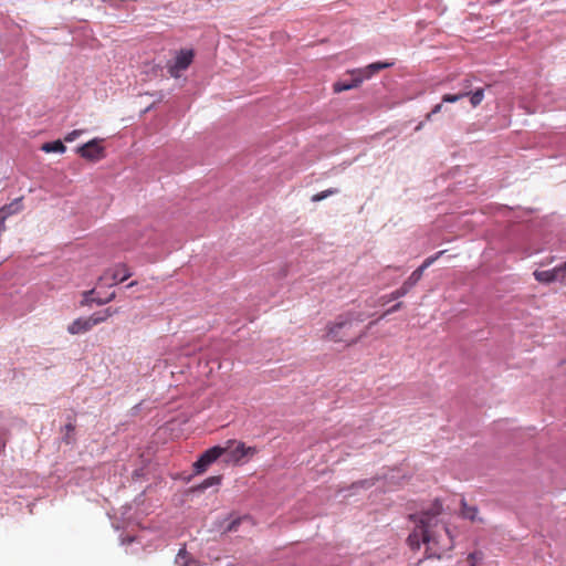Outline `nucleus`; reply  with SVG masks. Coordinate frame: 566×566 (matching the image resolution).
<instances>
[{"label": "nucleus", "instance_id": "obj_1", "mask_svg": "<svg viewBox=\"0 0 566 566\" xmlns=\"http://www.w3.org/2000/svg\"><path fill=\"white\" fill-rule=\"evenodd\" d=\"M447 517L448 513L439 499L419 514L410 515L416 524L407 538L410 548L419 549L423 544L427 556L439 559L451 552L454 546V536L448 526Z\"/></svg>", "mask_w": 566, "mask_h": 566}, {"label": "nucleus", "instance_id": "obj_2", "mask_svg": "<svg viewBox=\"0 0 566 566\" xmlns=\"http://www.w3.org/2000/svg\"><path fill=\"white\" fill-rule=\"evenodd\" d=\"M357 319L359 322H363L364 318L359 314L355 313H345L336 317V319L332 323H329L326 326V335L325 337L328 340L333 342H348L349 344L357 343L359 339H361L366 332L358 335L357 337L349 339V329L353 326V322Z\"/></svg>", "mask_w": 566, "mask_h": 566}, {"label": "nucleus", "instance_id": "obj_3", "mask_svg": "<svg viewBox=\"0 0 566 566\" xmlns=\"http://www.w3.org/2000/svg\"><path fill=\"white\" fill-rule=\"evenodd\" d=\"M443 253L444 251H439L434 255L427 258L423 263L410 274V276L402 283L399 289L382 297L384 303L398 300L407 295L409 291L421 280L424 270L433 264Z\"/></svg>", "mask_w": 566, "mask_h": 566}, {"label": "nucleus", "instance_id": "obj_4", "mask_svg": "<svg viewBox=\"0 0 566 566\" xmlns=\"http://www.w3.org/2000/svg\"><path fill=\"white\" fill-rule=\"evenodd\" d=\"M222 461L227 464H240L247 458H251L256 453L254 447H247L243 442L237 440H227L221 446Z\"/></svg>", "mask_w": 566, "mask_h": 566}, {"label": "nucleus", "instance_id": "obj_5", "mask_svg": "<svg viewBox=\"0 0 566 566\" xmlns=\"http://www.w3.org/2000/svg\"><path fill=\"white\" fill-rule=\"evenodd\" d=\"M394 471H390V475L387 476H376L370 479H364L359 481L353 482L347 490L352 491L353 493H359V492H391L394 491L390 486L392 479L395 478V474H392Z\"/></svg>", "mask_w": 566, "mask_h": 566}, {"label": "nucleus", "instance_id": "obj_6", "mask_svg": "<svg viewBox=\"0 0 566 566\" xmlns=\"http://www.w3.org/2000/svg\"><path fill=\"white\" fill-rule=\"evenodd\" d=\"M102 139L94 138L77 147L76 153L84 159L98 161L105 157V149L101 146Z\"/></svg>", "mask_w": 566, "mask_h": 566}, {"label": "nucleus", "instance_id": "obj_7", "mask_svg": "<svg viewBox=\"0 0 566 566\" xmlns=\"http://www.w3.org/2000/svg\"><path fill=\"white\" fill-rule=\"evenodd\" d=\"M193 60L192 50H181L172 62L168 64V73L170 76L178 78L180 73L189 67Z\"/></svg>", "mask_w": 566, "mask_h": 566}, {"label": "nucleus", "instance_id": "obj_8", "mask_svg": "<svg viewBox=\"0 0 566 566\" xmlns=\"http://www.w3.org/2000/svg\"><path fill=\"white\" fill-rule=\"evenodd\" d=\"M221 446H214L206 450L193 463V470L197 474L205 472L217 460H222Z\"/></svg>", "mask_w": 566, "mask_h": 566}, {"label": "nucleus", "instance_id": "obj_9", "mask_svg": "<svg viewBox=\"0 0 566 566\" xmlns=\"http://www.w3.org/2000/svg\"><path fill=\"white\" fill-rule=\"evenodd\" d=\"M132 276V273L125 264H118L114 269H109L99 276V281L105 282L106 285L113 286L120 282L126 281Z\"/></svg>", "mask_w": 566, "mask_h": 566}, {"label": "nucleus", "instance_id": "obj_10", "mask_svg": "<svg viewBox=\"0 0 566 566\" xmlns=\"http://www.w3.org/2000/svg\"><path fill=\"white\" fill-rule=\"evenodd\" d=\"M350 78L340 80L334 83L333 88L335 93H340L359 86L365 80L360 74L359 70H353L349 72Z\"/></svg>", "mask_w": 566, "mask_h": 566}, {"label": "nucleus", "instance_id": "obj_11", "mask_svg": "<svg viewBox=\"0 0 566 566\" xmlns=\"http://www.w3.org/2000/svg\"><path fill=\"white\" fill-rule=\"evenodd\" d=\"M221 483L220 475H213L205 479L201 483L192 485L191 491L203 493L209 491L210 494L217 493L219 491L218 486Z\"/></svg>", "mask_w": 566, "mask_h": 566}, {"label": "nucleus", "instance_id": "obj_12", "mask_svg": "<svg viewBox=\"0 0 566 566\" xmlns=\"http://www.w3.org/2000/svg\"><path fill=\"white\" fill-rule=\"evenodd\" d=\"M92 328H93V326L91 325L88 317H80V318H76L75 321H73L67 326V332L72 335H77V334L86 333Z\"/></svg>", "mask_w": 566, "mask_h": 566}, {"label": "nucleus", "instance_id": "obj_13", "mask_svg": "<svg viewBox=\"0 0 566 566\" xmlns=\"http://www.w3.org/2000/svg\"><path fill=\"white\" fill-rule=\"evenodd\" d=\"M562 272L559 270V266H556L553 270H545V271H535L534 277L536 281L541 283H552L557 280L558 274Z\"/></svg>", "mask_w": 566, "mask_h": 566}, {"label": "nucleus", "instance_id": "obj_14", "mask_svg": "<svg viewBox=\"0 0 566 566\" xmlns=\"http://www.w3.org/2000/svg\"><path fill=\"white\" fill-rule=\"evenodd\" d=\"M22 209V197H20L0 208V216L3 217V220L6 221L8 217L20 212Z\"/></svg>", "mask_w": 566, "mask_h": 566}, {"label": "nucleus", "instance_id": "obj_15", "mask_svg": "<svg viewBox=\"0 0 566 566\" xmlns=\"http://www.w3.org/2000/svg\"><path fill=\"white\" fill-rule=\"evenodd\" d=\"M391 65H392V63L375 62V63L367 65L366 67L358 69V70L360 72V74L363 75L364 80H368L377 72H379L384 69L390 67Z\"/></svg>", "mask_w": 566, "mask_h": 566}, {"label": "nucleus", "instance_id": "obj_16", "mask_svg": "<svg viewBox=\"0 0 566 566\" xmlns=\"http://www.w3.org/2000/svg\"><path fill=\"white\" fill-rule=\"evenodd\" d=\"M461 515L472 522H482V518L478 517V507L465 500L461 501Z\"/></svg>", "mask_w": 566, "mask_h": 566}, {"label": "nucleus", "instance_id": "obj_17", "mask_svg": "<svg viewBox=\"0 0 566 566\" xmlns=\"http://www.w3.org/2000/svg\"><path fill=\"white\" fill-rule=\"evenodd\" d=\"M117 311L112 310L111 307L105 308L103 311L96 312L88 316V319L91 322V325L94 327L105 321H107L111 316H113Z\"/></svg>", "mask_w": 566, "mask_h": 566}, {"label": "nucleus", "instance_id": "obj_18", "mask_svg": "<svg viewBox=\"0 0 566 566\" xmlns=\"http://www.w3.org/2000/svg\"><path fill=\"white\" fill-rule=\"evenodd\" d=\"M175 563L177 566H198L197 560L191 559L189 553L185 548H181L178 552Z\"/></svg>", "mask_w": 566, "mask_h": 566}, {"label": "nucleus", "instance_id": "obj_19", "mask_svg": "<svg viewBox=\"0 0 566 566\" xmlns=\"http://www.w3.org/2000/svg\"><path fill=\"white\" fill-rule=\"evenodd\" d=\"M41 150H43L44 153L63 154V153H65L66 147L64 146V144L61 140H54V142H50V143H44L41 146Z\"/></svg>", "mask_w": 566, "mask_h": 566}, {"label": "nucleus", "instance_id": "obj_20", "mask_svg": "<svg viewBox=\"0 0 566 566\" xmlns=\"http://www.w3.org/2000/svg\"><path fill=\"white\" fill-rule=\"evenodd\" d=\"M241 523H249L253 525L251 518L249 516L238 517L229 523V525L224 528V532H235Z\"/></svg>", "mask_w": 566, "mask_h": 566}, {"label": "nucleus", "instance_id": "obj_21", "mask_svg": "<svg viewBox=\"0 0 566 566\" xmlns=\"http://www.w3.org/2000/svg\"><path fill=\"white\" fill-rule=\"evenodd\" d=\"M470 95V91H463L461 93H458V94H444L442 96V102L444 103H455L460 99H462L464 96H469Z\"/></svg>", "mask_w": 566, "mask_h": 566}, {"label": "nucleus", "instance_id": "obj_22", "mask_svg": "<svg viewBox=\"0 0 566 566\" xmlns=\"http://www.w3.org/2000/svg\"><path fill=\"white\" fill-rule=\"evenodd\" d=\"M483 98H484V90L483 88H478L473 93L470 92V102L473 107H476L478 105H480L481 102L483 101Z\"/></svg>", "mask_w": 566, "mask_h": 566}, {"label": "nucleus", "instance_id": "obj_23", "mask_svg": "<svg viewBox=\"0 0 566 566\" xmlns=\"http://www.w3.org/2000/svg\"><path fill=\"white\" fill-rule=\"evenodd\" d=\"M338 191H339V190H338L337 188H329V189H326V190H324V191H321V192H318V193L314 195V196L312 197V201L317 202V201L324 200V199H326L327 197H329V196H332V195H336V193H338Z\"/></svg>", "mask_w": 566, "mask_h": 566}, {"label": "nucleus", "instance_id": "obj_24", "mask_svg": "<svg viewBox=\"0 0 566 566\" xmlns=\"http://www.w3.org/2000/svg\"><path fill=\"white\" fill-rule=\"evenodd\" d=\"M64 436H63V441L67 444H70L74 439H73V433L75 431V426L73 423H67L65 424L64 427Z\"/></svg>", "mask_w": 566, "mask_h": 566}, {"label": "nucleus", "instance_id": "obj_25", "mask_svg": "<svg viewBox=\"0 0 566 566\" xmlns=\"http://www.w3.org/2000/svg\"><path fill=\"white\" fill-rule=\"evenodd\" d=\"M83 133H84L83 129H74V130L70 132L69 134H66V136L64 137V140L67 143H72L76 138H78Z\"/></svg>", "mask_w": 566, "mask_h": 566}, {"label": "nucleus", "instance_id": "obj_26", "mask_svg": "<svg viewBox=\"0 0 566 566\" xmlns=\"http://www.w3.org/2000/svg\"><path fill=\"white\" fill-rule=\"evenodd\" d=\"M94 293V290H91V291H86L83 293V301L81 302L82 305H90L91 303H93V295Z\"/></svg>", "mask_w": 566, "mask_h": 566}, {"label": "nucleus", "instance_id": "obj_27", "mask_svg": "<svg viewBox=\"0 0 566 566\" xmlns=\"http://www.w3.org/2000/svg\"><path fill=\"white\" fill-rule=\"evenodd\" d=\"M402 307V302H398L396 303L395 305H392L390 308H388L382 315L381 317H386L388 316L389 314H392L397 311H399L400 308Z\"/></svg>", "mask_w": 566, "mask_h": 566}, {"label": "nucleus", "instance_id": "obj_28", "mask_svg": "<svg viewBox=\"0 0 566 566\" xmlns=\"http://www.w3.org/2000/svg\"><path fill=\"white\" fill-rule=\"evenodd\" d=\"M442 104H437L431 112L427 115V119H430L433 114H437L441 111Z\"/></svg>", "mask_w": 566, "mask_h": 566}, {"label": "nucleus", "instance_id": "obj_29", "mask_svg": "<svg viewBox=\"0 0 566 566\" xmlns=\"http://www.w3.org/2000/svg\"><path fill=\"white\" fill-rule=\"evenodd\" d=\"M93 302L96 303L97 305H104V304L108 303V300L94 298Z\"/></svg>", "mask_w": 566, "mask_h": 566}, {"label": "nucleus", "instance_id": "obj_30", "mask_svg": "<svg viewBox=\"0 0 566 566\" xmlns=\"http://www.w3.org/2000/svg\"><path fill=\"white\" fill-rule=\"evenodd\" d=\"M471 87V81L470 80H464L463 81V88L464 91H469V88Z\"/></svg>", "mask_w": 566, "mask_h": 566}, {"label": "nucleus", "instance_id": "obj_31", "mask_svg": "<svg viewBox=\"0 0 566 566\" xmlns=\"http://www.w3.org/2000/svg\"><path fill=\"white\" fill-rule=\"evenodd\" d=\"M4 220H3V217L0 216V234L4 231L6 229V226H4Z\"/></svg>", "mask_w": 566, "mask_h": 566}, {"label": "nucleus", "instance_id": "obj_32", "mask_svg": "<svg viewBox=\"0 0 566 566\" xmlns=\"http://www.w3.org/2000/svg\"><path fill=\"white\" fill-rule=\"evenodd\" d=\"M115 298V293H112L106 300H108V302L113 301Z\"/></svg>", "mask_w": 566, "mask_h": 566}, {"label": "nucleus", "instance_id": "obj_33", "mask_svg": "<svg viewBox=\"0 0 566 566\" xmlns=\"http://www.w3.org/2000/svg\"><path fill=\"white\" fill-rule=\"evenodd\" d=\"M559 270H562V272H566V262L559 266Z\"/></svg>", "mask_w": 566, "mask_h": 566}, {"label": "nucleus", "instance_id": "obj_34", "mask_svg": "<svg viewBox=\"0 0 566 566\" xmlns=\"http://www.w3.org/2000/svg\"><path fill=\"white\" fill-rule=\"evenodd\" d=\"M137 284L136 281L130 282L126 287H134Z\"/></svg>", "mask_w": 566, "mask_h": 566}, {"label": "nucleus", "instance_id": "obj_35", "mask_svg": "<svg viewBox=\"0 0 566 566\" xmlns=\"http://www.w3.org/2000/svg\"><path fill=\"white\" fill-rule=\"evenodd\" d=\"M377 322H378V319L370 322V323L368 324L367 328H370L373 325H376V323H377Z\"/></svg>", "mask_w": 566, "mask_h": 566}, {"label": "nucleus", "instance_id": "obj_36", "mask_svg": "<svg viewBox=\"0 0 566 566\" xmlns=\"http://www.w3.org/2000/svg\"><path fill=\"white\" fill-rule=\"evenodd\" d=\"M468 558L469 559H474L475 558V553H471Z\"/></svg>", "mask_w": 566, "mask_h": 566}, {"label": "nucleus", "instance_id": "obj_37", "mask_svg": "<svg viewBox=\"0 0 566 566\" xmlns=\"http://www.w3.org/2000/svg\"><path fill=\"white\" fill-rule=\"evenodd\" d=\"M471 566H474V564H472Z\"/></svg>", "mask_w": 566, "mask_h": 566}]
</instances>
